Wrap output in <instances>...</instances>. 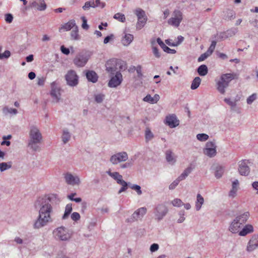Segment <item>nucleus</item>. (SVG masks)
Returning <instances> with one entry per match:
<instances>
[{
  "label": "nucleus",
  "instance_id": "3",
  "mask_svg": "<svg viewBox=\"0 0 258 258\" xmlns=\"http://www.w3.org/2000/svg\"><path fill=\"white\" fill-rule=\"evenodd\" d=\"M53 237L57 240L68 241L71 237L69 230L64 226L55 228L52 231Z\"/></svg>",
  "mask_w": 258,
  "mask_h": 258
},
{
  "label": "nucleus",
  "instance_id": "14",
  "mask_svg": "<svg viewBox=\"0 0 258 258\" xmlns=\"http://www.w3.org/2000/svg\"><path fill=\"white\" fill-rule=\"evenodd\" d=\"M249 162L248 160H242L239 162L238 171L239 174L242 176H247L250 172V168L248 166Z\"/></svg>",
  "mask_w": 258,
  "mask_h": 258
},
{
  "label": "nucleus",
  "instance_id": "11",
  "mask_svg": "<svg viewBox=\"0 0 258 258\" xmlns=\"http://www.w3.org/2000/svg\"><path fill=\"white\" fill-rule=\"evenodd\" d=\"M204 153L207 156L212 158L214 157L217 153L216 145L214 142H207L206 147L204 149Z\"/></svg>",
  "mask_w": 258,
  "mask_h": 258
},
{
  "label": "nucleus",
  "instance_id": "18",
  "mask_svg": "<svg viewBox=\"0 0 258 258\" xmlns=\"http://www.w3.org/2000/svg\"><path fill=\"white\" fill-rule=\"evenodd\" d=\"M242 226L241 223H240L237 219H234L231 223L229 227V230L232 232V233H236L237 232H239V229Z\"/></svg>",
  "mask_w": 258,
  "mask_h": 258
},
{
  "label": "nucleus",
  "instance_id": "50",
  "mask_svg": "<svg viewBox=\"0 0 258 258\" xmlns=\"http://www.w3.org/2000/svg\"><path fill=\"white\" fill-rule=\"evenodd\" d=\"M132 165H133V162L131 161H128L123 164H120L119 168L120 169H125V168H128L131 167L132 166Z\"/></svg>",
  "mask_w": 258,
  "mask_h": 258
},
{
  "label": "nucleus",
  "instance_id": "22",
  "mask_svg": "<svg viewBox=\"0 0 258 258\" xmlns=\"http://www.w3.org/2000/svg\"><path fill=\"white\" fill-rule=\"evenodd\" d=\"M253 232V227L250 224L246 225L239 232V235L241 236H244L248 234Z\"/></svg>",
  "mask_w": 258,
  "mask_h": 258
},
{
  "label": "nucleus",
  "instance_id": "38",
  "mask_svg": "<svg viewBox=\"0 0 258 258\" xmlns=\"http://www.w3.org/2000/svg\"><path fill=\"white\" fill-rule=\"evenodd\" d=\"M147 17L144 18L142 19H138L136 27L138 30L141 29L146 24Z\"/></svg>",
  "mask_w": 258,
  "mask_h": 258
},
{
  "label": "nucleus",
  "instance_id": "8",
  "mask_svg": "<svg viewBox=\"0 0 258 258\" xmlns=\"http://www.w3.org/2000/svg\"><path fill=\"white\" fill-rule=\"evenodd\" d=\"M128 155L125 152H118L112 155L109 159L113 165H117L122 162H125L128 159Z\"/></svg>",
  "mask_w": 258,
  "mask_h": 258
},
{
  "label": "nucleus",
  "instance_id": "12",
  "mask_svg": "<svg viewBox=\"0 0 258 258\" xmlns=\"http://www.w3.org/2000/svg\"><path fill=\"white\" fill-rule=\"evenodd\" d=\"M50 95L53 98V101L58 102L60 99V88L58 87L57 84L55 81L51 83Z\"/></svg>",
  "mask_w": 258,
  "mask_h": 258
},
{
  "label": "nucleus",
  "instance_id": "53",
  "mask_svg": "<svg viewBox=\"0 0 258 258\" xmlns=\"http://www.w3.org/2000/svg\"><path fill=\"white\" fill-rule=\"evenodd\" d=\"M81 19L82 20L83 23L82 25V27L84 29L87 30L89 28V26L87 24V20L84 16H82L81 17Z\"/></svg>",
  "mask_w": 258,
  "mask_h": 258
},
{
  "label": "nucleus",
  "instance_id": "49",
  "mask_svg": "<svg viewBox=\"0 0 258 258\" xmlns=\"http://www.w3.org/2000/svg\"><path fill=\"white\" fill-rule=\"evenodd\" d=\"M40 2V5L37 7V10L40 11H44L46 9V5L44 0H38Z\"/></svg>",
  "mask_w": 258,
  "mask_h": 258
},
{
  "label": "nucleus",
  "instance_id": "6",
  "mask_svg": "<svg viewBox=\"0 0 258 258\" xmlns=\"http://www.w3.org/2000/svg\"><path fill=\"white\" fill-rule=\"evenodd\" d=\"M90 55L86 51L79 53L73 60L74 63L78 67H83L90 58Z\"/></svg>",
  "mask_w": 258,
  "mask_h": 258
},
{
  "label": "nucleus",
  "instance_id": "51",
  "mask_svg": "<svg viewBox=\"0 0 258 258\" xmlns=\"http://www.w3.org/2000/svg\"><path fill=\"white\" fill-rule=\"evenodd\" d=\"M10 56V51L9 50H5L3 53H0V59L8 58Z\"/></svg>",
  "mask_w": 258,
  "mask_h": 258
},
{
  "label": "nucleus",
  "instance_id": "63",
  "mask_svg": "<svg viewBox=\"0 0 258 258\" xmlns=\"http://www.w3.org/2000/svg\"><path fill=\"white\" fill-rule=\"evenodd\" d=\"M60 50L62 53L66 55H68L70 52L69 49L65 47L63 45L60 47Z\"/></svg>",
  "mask_w": 258,
  "mask_h": 258
},
{
  "label": "nucleus",
  "instance_id": "36",
  "mask_svg": "<svg viewBox=\"0 0 258 258\" xmlns=\"http://www.w3.org/2000/svg\"><path fill=\"white\" fill-rule=\"evenodd\" d=\"M3 112L5 115H7L8 113L15 115L17 114L18 111L15 108H9L8 106H5L3 108Z\"/></svg>",
  "mask_w": 258,
  "mask_h": 258
},
{
  "label": "nucleus",
  "instance_id": "61",
  "mask_svg": "<svg viewBox=\"0 0 258 258\" xmlns=\"http://www.w3.org/2000/svg\"><path fill=\"white\" fill-rule=\"evenodd\" d=\"M163 50L165 52L170 54H174L176 52L175 49H171L167 46L166 47H164V49H163Z\"/></svg>",
  "mask_w": 258,
  "mask_h": 258
},
{
  "label": "nucleus",
  "instance_id": "64",
  "mask_svg": "<svg viewBox=\"0 0 258 258\" xmlns=\"http://www.w3.org/2000/svg\"><path fill=\"white\" fill-rule=\"evenodd\" d=\"M237 32V29L236 28H233L231 29V30L227 31L228 34L230 36L234 35Z\"/></svg>",
  "mask_w": 258,
  "mask_h": 258
},
{
  "label": "nucleus",
  "instance_id": "48",
  "mask_svg": "<svg viewBox=\"0 0 258 258\" xmlns=\"http://www.w3.org/2000/svg\"><path fill=\"white\" fill-rule=\"evenodd\" d=\"M104 99V95L102 94H98L95 95V100L98 103H101Z\"/></svg>",
  "mask_w": 258,
  "mask_h": 258
},
{
  "label": "nucleus",
  "instance_id": "10",
  "mask_svg": "<svg viewBox=\"0 0 258 258\" xmlns=\"http://www.w3.org/2000/svg\"><path fill=\"white\" fill-rule=\"evenodd\" d=\"M147 213V209L145 207H142L137 210L132 215L130 218L126 220V222L128 223H132L138 219H142Z\"/></svg>",
  "mask_w": 258,
  "mask_h": 258
},
{
  "label": "nucleus",
  "instance_id": "33",
  "mask_svg": "<svg viewBox=\"0 0 258 258\" xmlns=\"http://www.w3.org/2000/svg\"><path fill=\"white\" fill-rule=\"evenodd\" d=\"M72 211V205L71 204H68L66 205L65 208L64 213L62 216V219L64 220L68 218L69 215Z\"/></svg>",
  "mask_w": 258,
  "mask_h": 258
},
{
  "label": "nucleus",
  "instance_id": "7",
  "mask_svg": "<svg viewBox=\"0 0 258 258\" xmlns=\"http://www.w3.org/2000/svg\"><path fill=\"white\" fill-rule=\"evenodd\" d=\"M183 19V14L179 10H174L172 17L168 20V24L175 27H178Z\"/></svg>",
  "mask_w": 258,
  "mask_h": 258
},
{
  "label": "nucleus",
  "instance_id": "57",
  "mask_svg": "<svg viewBox=\"0 0 258 258\" xmlns=\"http://www.w3.org/2000/svg\"><path fill=\"white\" fill-rule=\"evenodd\" d=\"M159 249V245L157 243L152 244L150 248V250L151 252H155L158 250Z\"/></svg>",
  "mask_w": 258,
  "mask_h": 258
},
{
  "label": "nucleus",
  "instance_id": "60",
  "mask_svg": "<svg viewBox=\"0 0 258 258\" xmlns=\"http://www.w3.org/2000/svg\"><path fill=\"white\" fill-rule=\"evenodd\" d=\"M238 188H233L230 190L229 192V197L231 198H234L236 196V192L237 191Z\"/></svg>",
  "mask_w": 258,
  "mask_h": 258
},
{
  "label": "nucleus",
  "instance_id": "37",
  "mask_svg": "<svg viewBox=\"0 0 258 258\" xmlns=\"http://www.w3.org/2000/svg\"><path fill=\"white\" fill-rule=\"evenodd\" d=\"M135 14L138 17V19H142L147 17L145 12L140 8H138L135 11Z\"/></svg>",
  "mask_w": 258,
  "mask_h": 258
},
{
  "label": "nucleus",
  "instance_id": "25",
  "mask_svg": "<svg viewBox=\"0 0 258 258\" xmlns=\"http://www.w3.org/2000/svg\"><path fill=\"white\" fill-rule=\"evenodd\" d=\"M134 36L131 34H125L121 42L124 46H128L133 40Z\"/></svg>",
  "mask_w": 258,
  "mask_h": 258
},
{
  "label": "nucleus",
  "instance_id": "58",
  "mask_svg": "<svg viewBox=\"0 0 258 258\" xmlns=\"http://www.w3.org/2000/svg\"><path fill=\"white\" fill-rule=\"evenodd\" d=\"M136 70L137 73L138 74V77L139 78H142L143 74H142L141 66H140V65L136 67Z\"/></svg>",
  "mask_w": 258,
  "mask_h": 258
},
{
  "label": "nucleus",
  "instance_id": "52",
  "mask_svg": "<svg viewBox=\"0 0 258 258\" xmlns=\"http://www.w3.org/2000/svg\"><path fill=\"white\" fill-rule=\"evenodd\" d=\"M180 181L177 178L169 186V188L171 190L174 189L179 184Z\"/></svg>",
  "mask_w": 258,
  "mask_h": 258
},
{
  "label": "nucleus",
  "instance_id": "45",
  "mask_svg": "<svg viewBox=\"0 0 258 258\" xmlns=\"http://www.w3.org/2000/svg\"><path fill=\"white\" fill-rule=\"evenodd\" d=\"M172 205L174 207H180L183 205L182 201L178 198L174 199L171 202Z\"/></svg>",
  "mask_w": 258,
  "mask_h": 258
},
{
  "label": "nucleus",
  "instance_id": "15",
  "mask_svg": "<svg viewBox=\"0 0 258 258\" xmlns=\"http://www.w3.org/2000/svg\"><path fill=\"white\" fill-rule=\"evenodd\" d=\"M64 178L67 183L70 185H79L81 182L80 179L78 176H74L69 172L64 174Z\"/></svg>",
  "mask_w": 258,
  "mask_h": 258
},
{
  "label": "nucleus",
  "instance_id": "26",
  "mask_svg": "<svg viewBox=\"0 0 258 258\" xmlns=\"http://www.w3.org/2000/svg\"><path fill=\"white\" fill-rule=\"evenodd\" d=\"M204 198L200 194H198L197 196V201L196 202V209L197 211H199L204 204Z\"/></svg>",
  "mask_w": 258,
  "mask_h": 258
},
{
  "label": "nucleus",
  "instance_id": "13",
  "mask_svg": "<svg viewBox=\"0 0 258 258\" xmlns=\"http://www.w3.org/2000/svg\"><path fill=\"white\" fill-rule=\"evenodd\" d=\"M122 80V76L121 73L117 72L115 75L110 80L108 86L111 88L116 87L121 83Z\"/></svg>",
  "mask_w": 258,
  "mask_h": 258
},
{
  "label": "nucleus",
  "instance_id": "23",
  "mask_svg": "<svg viewBox=\"0 0 258 258\" xmlns=\"http://www.w3.org/2000/svg\"><path fill=\"white\" fill-rule=\"evenodd\" d=\"M249 213L246 212L239 216H237L235 219H237L238 221L241 223V225H243V224L247 221L249 217Z\"/></svg>",
  "mask_w": 258,
  "mask_h": 258
},
{
  "label": "nucleus",
  "instance_id": "40",
  "mask_svg": "<svg viewBox=\"0 0 258 258\" xmlns=\"http://www.w3.org/2000/svg\"><path fill=\"white\" fill-rule=\"evenodd\" d=\"M154 138V135L149 128H146L145 131V138L146 142L151 141Z\"/></svg>",
  "mask_w": 258,
  "mask_h": 258
},
{
  "label": "nucleus",
  "instance_id": "1",
  "mask_svg": "<svg viewBox=\"0 0 258 258\" xmlns=\"http://www.w3.org/2000/svg\"><path fill=\"white\" fill-rule=\"evenodd\" d=\"M60 202L56 194H49L42 199L39 215L33 224V228L38 229L53 221V208Z\"/></svg>",
  "mask_w": 258,
  "mask_h": 258
},
{
  "label": "nucleus",
  "instance_id": "9",
  "mask_svg": "<svg viewBox=\"0 0 258 258\" xmlns=\"http://www.w3.org/2000/svg\"><path fill=\"white\" fill-rule=\"evenodd\" d=\"M67 83L71 87L76 86L78 84V76L74 70H70L66 75Z\"/></svg>",
  "mask_w": 258,
  "mask_h": 258
},
{
  "label": "nucleus",
  "instance_id": "29",
  "mask_svg": "<svg viewBox=\"0 0 258 258\" xmlns=\"http://www.w3.org/2000/svg\"><path fill=\"white\" fill-rule=\"evenodd\" d=\"M192 168L191 167H188L183 171V172L177 177L180 180L182 181L185 179L187 176L191 173Z\"/></svg>",
  "mask_w": 258,
  "mask_h": 258
},
{
  "label": "nucleus",
  "instance_id": "55",
  "mask_svg": "<svg viewBox=\"0 0 258 258\" xmlns=\"http://www.w3.org/2000/svg\"><path fill=\"white\" fill-rule=\"evenodd\" d=\"M13 20V16L11 14H7L5 15V21L8 23H11Z\"/></svg>",
  "mask_w": 258,
  "mask_h": 258
},
{
  "label": "nucleus",
  "instance_id": "27",
  "mask_svg": "<svg viewBox=\"0 0 258 258\" xmlns=\"http://www.w3.org/2000/svg\"><path fill=\"white\" fill-rule=\"evenodd\" d=\"M152 52L155 57L159 58L161 56L160 53L159 49L156 44L155 40H152L151 42Z\"/></svg>",
  "mask_w": 258,
  "mask_h": 258
},
{
  "label": "nucleus",
  "instance_id": "16",
  "mask_svg": "<svg viewBox=\"0 0 258 258\" xmlns=\"http://www.w3.org/2000/svg\"><path fill=\"white\" fill-rule=\"evenodd\" d=\"M166 124L170 127L173 128L179 125V120L177 119L176 116L174 114L167 115L165 118Z\"/></svg>",
  "mask_w": 258,
  "mask_h": 258
},
{
  "label": "nucleus",
  "instance_id": "19",
  "mask_svg": "<svg viewBox=\"0 0 258 258\" xmlns=\"http://www.w3.org/2000/svg\"><path fill=\"white\" fill-rule=\"evenodd\" d=\"M165 158L167 162L172 165L175 164L176 162V157L171 150H167L166 151Z\"/></svg>",
  "mask_w": 258,
  "mask_h": 258
},
{
  "label": "nucleus",
  "instance_id": "56",
  "mask_svg": "<svg viewBox=\"0 0 258 258\" xmlns=\"http://www.w3.org/2000/svg\"><path fill=\"white\" fill-rule=\"evenodd\" d=\"M210 55L208 54H207V52H206L205 53L201 54L200 56V57L198 59V61L199 62H201V61H204L205 59H206Z\"/></svg>",
  "mask_w": 258,
  "mask_h": 258
},
{
  "label": "nucleus",
  "instance_id": "59",
  "mask_svg": "<svg viewBox=\"0 0 258 258\" xmlns=\"http://www.w3.org/2000/svg\"><path fill=\"white\" fill-rule=\"evenodd\" d=\"M95 2V8L101 7V8H103L105 6V4L101 2L100 0H96Z\"/></svg>",
  "mask_w": 258,
  "mask_h": 258
},
{
  "label": "nucleus",
  "instance_id": "5",
  "mask_svg": "<svg viewBox=\"0 0 258 258\" xmlns=\"http://www.w3.org/2000/svg\"><path fill=\"white\" fill-rule=\"evenodd\" d=\"M168 212V209L165 204L160 203L156 205L153 209L155 220L158 222L162 220Z\"/></svg>",
  "mask_w": 258,
  "mask_h": 258
},
{
  "label": "nucleus",
  "instance_id": "31",
  "mask_svg": "<svg viewBox=\"0 0 258 258\" xmlns=\"http://www.w3.org/2000/svg\"><path fill=\"white\" fill-rule=\"evenodd\" d=\"M215 176L217 178H220L224 173V168L220 165H218L216 167L215 169Z\"/></svg>",
  "mask_w": 258,
  "mask_h": 258
},
{
  "label": "nucleus",
  "instance_id": "39",
  "mask_svg": "<svg viewBox=\"0 0 258 258\" xmlns=\"http://www.w3.org/2000/svg\"><path fill=\"white\" fill-rule=\"evenodd\" d=\"M75 26H76L75 21L74 20H71L66 23L63 27L66 31H69Z\"/></svg>",
  "mask_w": 258,
  "mask_h": 258
},
{
  "label": "nucleus",
  "instance_id": "43",
  "mask_svg": "<svg viewBox=\"0 0 258 258\" xmlns=\"http://www.w3.org/2000/svg\"><path fill=\"white\" fill-rule=\"evenodd\" d=\"M131 188L133 190H135L138 195H141L142 194V191L141 190V187L140 185L137 184H131L130 185Z\"/></svg>",
  "mask_w": 258,
  "mask_h": 258
},
{
  "label": "nucleus",
  "instance_id": "35",
  "mask_svg": "<svg viewBox=\"0 0 258 258\" xmlns=\"http://www.w3.org/2000/svg\"><path fill=\"white\" fill-rule=\"evenodd\" d=\"M118 184L121 185V188L118 191V194H120L121 192L125 191L127 190L128 186L130 185V183H127L124 180H122V181H121Z\"/></svg>",
  "mask_w": 258,
  "mask_h": 258
},
{
  "label": "nucleus",
  "instance_id": "47",
  "mask_svg": "<svg viewBox=\"0 0 258 258\" xmlns=\"http://www.w3.org/2000/svg\"><path fill=\"white\" fill-rule=\"evenodd\" d=\"M197 138L200 141H206L209 138V136L206 134H199L197 135Z\"/></svg>",
  "mask_w": 258,
  "mask_h": 258
},
{
  "label": "nucleus",
  "instance_id": "17",
  "mask_svg": "<svg viewBox=\"0 0 258 258\" xmlns=\"http://www.w3.org/2000/svg\"><path fill=\"white\" fill-rule=\"evenodd\" d=\"M258 247V235H253L249 240L246 250L248 252H251Z\"/></svg>",
  "mask_w": 258,
  "mask_h": 258
},
{
  "label": "nucleus",
  "instance_id": "46",
  "mask_svg": "<svg viewBox=\"0 0 258 258\" xmlns=\"http://www.w3.org/2000/svg\"><path fill=\"white\" fill-rule=\"evenodd\" d=\"M113 18L118 21L124 22L125 20V16L123 14H121L120 13H116L113 16Z\"/></svg>",
  "mask_w": 258,
  "mask_h": 258
},
{
  "label": "nucleus",
  "instance_id": "62",
  "mask_svg": "<svg viewBox=\"0 0 258 258\" xmlns=\"http://www.w3.org/2000/svg\"><path fill=\"white\" fill-rule=\"evenodd\" d=\"M143 100L145 102H150L151 103H153V97L149 94L147 95L146 97H145L143 99Z\"/></svg>",
  "mask_w": 258,
  "mask_h": 258
},
{
  "label": "nucleus",
  "instance_id": "32",
  "mask_svg": "<svg viewBox=\"0 0 258 258\" xmlns=\"http://www.w3.org/2000/svg\"><path fill=\"white\" fill-rule=\"evenodd\" d=\"M201 82V79L199 77H196L191 82L190 88L192 90L197 89Z\"/></svg>",
  "mask_w": 258,
  "mask_h": 258
},
{
  "label": "nucleus",
  "instance_id": "4",
  "mask_svg": "<svg viewBox=\"0 0 258 258\" xmlns=\"http://www.w3.org/2000/svg\"><path fill=\"white\" fill-rule=\"evenodd\" d=\"M234 79L232 74H225L221 75L217 83V89L222 94L225 93V89L228 87L230 82Z\"/></svg>",
  "mask_w": 258,
  "mask_h": 258
},
{
  "label": "nucleus",
  "instance_id": "24",
  "mask_svg": "<svg viewBox=\"0 0 258 258\" xmlns=\"http://www.w3.org/2000/svg\"><path fill=\"white\" fill-rule=\"evenodd\" d=\"M240 100V97L237 96L234 99H231L230 98H225L224 101L229 105L232 109H233L236 106L237 102Z\"/></svg>",
  "mask_w": 258,
  "mask_h": 258
},
{
  "label": "nucleus",
  "instance_id": "34",
  "mask_svg": "<svg viewBox=\"0 0 258 258\" xmlns=\"http://www.w3.org/2000/svg\"><path fill=\"white\" fill-rule=\"evenodd\" d=\"M12 166V162H2L0 163V171L4 172L8 169H10Z\"/></svg>",
  "mask_w": 258,
  "mask_h": 258
},
{
  "label": "nucleus",
  "instance_id": "20",
  "mask_svg": "<svg viewBox=\"0 0 258 258\" xmlns=\"http://www.w3.org/2000/svg\"><path fill=\"white\" fill-rule=\"evenodd\" d=\"M86 76L88 81L95 83L97 82L98 76L94 71H87Z\"/></svg>",
  "mask_w": 258,
  "mask_h": 258
},
{
  "label": "nucleus",
  "instance_id": "41",
  "mask_svg": "<svg viewBox=\"0 0 258 258\" xmlns=\"http://www.w3.org/2000/svg\"><path fill=\"white\" fill-rule=\"evenodd\" d=\"M256 99V93H253L247 98L246 103L249 105L251 104Z\"/></svg>",
  "mask_w": 258,
  "mask_h": 258
},
{
  "label": "nucleus",
  "instance_id": "54",
  "mask_svg": "<svg viewBox=\"0 0 258 258\" xmlns=\"http://www.w3.org/2000/svg\"><path fill=\"white\" fill-rule=\"evenodd\" d=\"M71 218L74 221H78L80 219V215L78 212H74L71 215Z\"/></svg>",
  "mask_w": 258,
  "mask_h": 258
},
{
  "label": "nucleus",
  "instance_id": "21",
  "mask_svg": "<svg viewBox=\"0 0 258 258\" xmlns=\"http://www.w3.org/2000/svg\"><path fill=\"white\" fill-rule=\"evenodd\" d=\"M106 173L115 180L117 184H119L122 180H123L122 176L118 172H111L109 169L106 171Z\"/></svg>",
  "mask_w": 258,
  "mask_h": 258
},
{
  "label": "nucleus",
  "instance_id": "28",
  "mask_svg": "<svg viewBox=\"0 0 258 258\" xmlns=\"http://www.w3.org/2000/svg\"><path fill=\"white\" fill-rule=\"evenodd\" d=\"M71 135L68 129H64L61 136L62 141L64 144L67 143L71 139Z\"/></svg>",
  "mask_w": 258,
  "mask_h": 258
},
{
  "label": "nucleus",
  "instance_id": "44",
  "mask_svg": "<svg viewBox=\"0 0 258 258\" xmlns=\"http://www.w3.org/2000/svg\"><path fill=\"white\" fill-rule=\"evenodd\" d=\"M216 45V41H213L211 44V45L210 46L209 48H208V50L206 51L207 52V54H208L209 55H211L212 53L213 52L215 47Z\"/></svg>",
  "mask_w": 258,
  "mask_h": 258
},
{
  "label": "nucleus",
  "instance_id": "42",
  "mask_svg": "<svg viewBox=\"0 0 258 258\" xmlns=\"http://www.w3.org/2000/svg\"><path fill=\"white\" fill-rule=\"evenodd\" d=\"M71 36L72 39L74 40H78L79 39V36L78 34V27L76 26L75 29L73 30L71 33Z\"/></svg>",
  "mask_w": 258,
  "mask_h": 258
},
{
  "label": "nucleus",
  "instance_id": "30",
  "mask_svg": "<svg viewBox=\"0 0 258 258\" xmlns=\"http://www.w3.org/2000/svg\"><path fill=\"white\" fill-rule=\"evenodd\" d=\"M197 72L199 75L201 76H205L208 74V68L205 64L201 65L198 68Z\"/></svg>",
  "mask_w": 258,
  "mask_h": 258
},
{
  "label": "nucleus",
  "instance_id": "2",
  "mask_svg": "<svg viewBox=\"0 0 258 258\" xmlns=\"http://www.w3.org/2000/svg\"><path fill=\"white\" fill-rule=\"evenodd\" d=\"M43 140V137L38 127L35 125L30 127L28 147L34 152L41 150L40 144Z\"/></svg>",
  "mask_w": 258,
  "mask_h": 258
}]
</instances>
